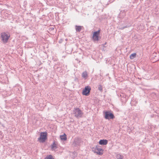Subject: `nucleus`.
Listing matches in <instances>:
<instances>
[{"instance_id": "nucleus-1", "label": "nucleus", "mask_w": 159, "mask_h": 159, "mask_svg": "<svg viewBox=\"0 0 159 159\" xmlns=\"http://www.w3.org/2000/svg\"><path fill=\"white\" fill-rule=\"evenodd\" d=\"M48 139V133L46 131L41 132L40 133L39 136L38 138V141L39 143L45 142Z\"/></svg>"}, {"instance_id": "nucleus-2", "label": "nucleus", "mask_w": 159, "mask_h": 159, "mask_svg": "<svg viewBox=\"0 0 159 159\" xmlns=\"http://www.w3.org/2000/svg\"><path fill=\"white\" fill-rule=\"evenodd\" d=\"M2 41L3 43H7L10 37V35L8 33L2 32L1 34Z\"/></svg>"}, {"instance_id": "nucleus-3", "label": "nucleus", "mask_w": 159, "mask_h": 159, "mask_svg": "<svg viewBox=\"0 0 159 159\" xmlns=\"http://www.w3.org/2000/svg\"><path fill=\"white\" fill-rule=\"evenodd\" d=\"M93 152L97 155H102L103 154V150L98 146H96L92 148Z\"/></svg>"}, {"instance_id": "nucleus-4", "label": "nucleus", "mask_w": 159, "mask_h": 159, "mask_svg": "<svg viewBox=\"0 0 159 159\" xmlns=\"http://www.w3.org/2000/svg\"><path fill=\"white\" fill-rule=\"evenodd\" d=\"M74 112L75 116L77 118L81 117L83 115V112L79 108H75Z\"/></svg>"}, {"instance_id": "nucleus-5", "label": "nucleus", "mask_w": 159, "mask_h": 159, "mask_svg": "<svg viewBox=\"0 0 159 159\" xmlns=\"http://www.w3.org/2000/svg\"><path fill=\"white\" fill-rule=\"evenodd\" d=\"M91 90V87L89 86H86L83 90L82 94L84 95L89 96Z\"/></svg>"}, {"instance_id": "nucleus-6", "label": "nucleus", "mask_w": 159, "mask_h": 159, "mask_svg": "<svg viewBox=\"0 0 159 159\" xmlns=\"http://www.w3.org/2000/svg\"><path fill=\"white\" fill-rule=\"evenodd\" d=\"M100 32V30H98L97 31L94 32L93 34V39L94 41H98L100 38L99 35Z\"/></svg>"}, {"instance_id": "nucleus-7", "label": "nucleus", "mask_w": 159, "mask_h": 159, "mask_svg": "<svg viewBox=\"0 0 159 159\" xmlns=\"http://www.w3.org/2000/svg\"><path fill=\"white\" fill-rule=\"evenodd\" d=\"M104 117L106 119H113L114 118L113 114L110 111H106L104 112Z\"/></svg>"}, {"instance_id": "nucleus-8", "label": "nucleus", "mask_w": 159, "mask_h": 159, "mask_svg": "<svg viewBox=\"0 0 159 159\" xmlns=\"http://www.w3.org/2000/svg\"><path fill=\"white\" fill-rule=\"evenodd\" d=\"M108 143V141L106 139L100 140L99 142V144L100 145H106Z\"/></svg>"}, {"instance_id": "nucleus-9", "label": "nucleus", "mask_w": 159, "mask_h": 159, "mask_svg": "<svg viewBox=\"0 0 159 159\" xmlns=\"http://www.w3.org/2000/svg\"><path fill=\"white\" fill-rule=\"evenodd\" d=\"M60 137L61 140L66 141L67 140V136L65 133L62 135H61Z\"/></svg>"}, {"instance_id": "nucleus-10", "label": "nucleus", "mask_w": 159, "mask_h": 159, "mask_svg": "<svg viewBox=\"0 0 159 159\" xmlns=\"http://www.w3.org/2000/svg\"><path fill=\"white\" fill-rule=\"evenodd\" d=\"M51 148L52 150H53L57 148V144L55 142H53L51 145Z\"/></svg>"}, {"instance_id": "nucleus-11", "label": "nucleus", "mask_w": 159, "mask_h": 159, "mask_svg": "<svg viewBox=\"0 0 159 159\" xmlns=\"http://www.w3.org/2000/svg\"><path fill=\"white\" fill-rule=\"evenodd\" d=\"M82 76L84 78L86 79L88 77V73L87 71H85L83 72L82 74Z\"/></svg>"}, {"instance_id": "nucleus-12", "label": "nucleus", "mask_w": 159, "mask_h": 159, "mask_svg": "<svg viewBox=\"0 0 159 159\" xmlns=\"http://www.w3.org/2000/svg\"><path fill=\"white\" fill-rule=\"evenodd\" d=\"M82 26H75V29L76 31L80 32L82 30Z\"/></svg>"}, {"instance_id": "nucleus-13", "label": "nucleus", "mask_w": 159, "mask_h": 159, "mask_svg": "<svg viewBox=\"0 0 159 159\" xmlns=\"http://www.w3.org/2000/svg\"><path fill=\"white\" fill-rule=\"evenodd\" d=\"M136 56V54L135 53H134L132 54L129 56V58L131 59H133L135 58Z\"/></svg>"}, {"instance_id": "nucleus-14", "label": "nucleus", "mask_w": 159, "mask_h": 159, "mask_svg": "<svg viewBox=\"0 0 159 159\" xmlns=\"http://www.w3.org/2000/svg\"><path fill=\"white\" fill-rule=\"evenodd\" d=\"M116 158L117 159H123V156L120 154H118L116 155Z\"/></svg>"}, {"instance_id": "nucleus-15", "label": "nucleus", "mask_w": 159, "mask_h": 159, "mask_svg": "<svg viewBox=\"0 0 159 159\" xmlns=\"http://www.w3.org/2000/svg\"><path fill=\"white\" fill-rule=\"evenodd\" d=\"M45 159H53L51 155H49L45 158Z\"/></svg>"}, {"instance_id": "nucleus-16", "label": "nucleus", "mask_w": 159, "mask_h": 159, "mask_svg": "<svg viewBox=\"0 0 159 159\" xmlns=\"http://www.w3.org/2000/svg\"><path fill=\"white\" fill-rule=\"evenodd\" d=\"M98 89L100 91H102V86L101 85H99L98 87Z\"/></svg>"}]
</instances>
